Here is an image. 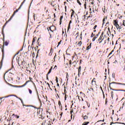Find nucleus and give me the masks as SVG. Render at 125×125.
Wrapping results in <instances>:
<instances>
[{
	"label": "nucleus",
	"mask_w": 125,
	"mask_h": 125,
	"mask_svg": "<svg viewBox=\"0 0 125 125\" xmlns=\"http://www.w3.org/2000/svg\"><path fill=\"white\" fill-rule=\"evenodd\" d=\"M49 30L51 31V32H53V31L51 30V27H49Z\"/></svg>",
	"instance_id": "5fc2aeb1"
},
{
	"label": "nucleus",
	"mask_w": 125,
	"mask_h": 125,
	"mask_svg": "<svg viewBox=\"0 0 125 125\" xmlns=\"http://www.w3.org/2000/svg\"><path fill=\"white\" fill-rule=\"evenodd\" d=\"M82 41H80L78 44L79 45V46H81V45H82Z\"/></svg>",
	"instance_id": "c85d7f7f"
},
{
	"label": "nucleus",
	"mask_w": 125,
	"mask_h": 125,
	"mask_svg": "<svg viewBox=\"0 0 125 125\" xmlns=\"http://www.w3.org/2000/svg\"><path fill=\"white\" fill-rule=\"evenodd\" d=\"M98 36H99V34H97V35L95 36V38H96V39H97V38H98Z\"/></svg>",
	"instance_id": "a18cd8bd"
},
{
	"label": "nucleus",
	"mask_w": 125,
	"mask_h": 125,
	"mask_svg": "<svg viewBox=\"0 0 125 125\" xmlns=\"http://www.w3.org/2000/svg\"><path fill=\"white\" fill-rule=\"evenodd\" d=\"M54 69H57V66L55 65Z\"/></svg>",
	"instance_id": "052dcab7"
},
{
	"label": "nucleus",
	"mask_w": 125,
	"mask_h": 125,
	"mask_svg": "<svg viewBox=\"0 0 125 125\" xmlns=\"http://www.w3.org/2000/svg\"><path fill=\"white\" fill-rule=\"evenodd\" d=\"M29 80H30L29 82H31L32 83H33V81H32V80H33V79L32 78L29 77Z\"/></svg>",
	"instance_id": "ea45409f"
},
{
	"label": "nucleus",
	"mask_w": 125,
	"mask_h": 125,
	"mask_svg": "<svg viewBox=\"0 0 125 125\" xmlns=\"http://www.w3.org/2000/svg\"><path fill=\"white\" fill-rule=\"evenodd\" d=\"M4 51V50L3 49H2V53H3Z\"/></svg>",
	"instance_id": "69168bd1"
},
{
	"label": "nucleus",
	"mask_w": 125,
	"mask_h": 125,
	"mask_svg": "<svg viewBox=\"0 0 125 125\" xmlns=\"http://www.w3.org/2000/svg\"><path fill=\"white\" fill-rule=\"evenodd\" d=\"M60 44H61V41L58 42V45H59Z\"/></svg>",
	"instance_id": "bf43d9fd"
},
{
	"label": "nucleus",
	"mask_w": 125,
	"mask_h": 125,
	"mask_svg": "<svg viewBox=\"0 0 125 125\" xmlns=\"http://www.w3.org/2000/svg\"><path fill=\"white\" fill-rule=\"evenodd\" d=\"M71 23H72V21H70L69 24H70V25H71Z\"/></svg>",
	"instance_id": "0e129e2a"
},
{
	"label": "nucleus",
	"mask_w": 125,
	"mask_h": 125,
	"mask_svg": "<svg viewBox=\"0 0 125 125\" xmlns=\"http://www.w3.org/2000/svg\"><path fill=\"white\" fill-rule=\"evenodd\" d=\"M81 71H82V66H79V69H78V73L80 74L81 73Z\"/></svg>",
	"instance_id": "6ab92c4d"
},
{
	"label": "nucleus",
	"mask_w": 125,
	"mask_h": 125,
	"mask_svg": "<svg viewBox=\"0 0 125 125\" xmlns=\"http://www.w3.org/2000/svg\"><path fill=\"white\" fill-rule=\"evenodd\" d=\"M117 29H119V30H121V29H122V26H120V25H119Z\"/></svg>",
	"instance_id": "37998d69"
},
{
	"label": "nucleus",
	"mask_w": 125,
	"mask_h": 125,
	"mask_svg": "<svg viewBox=\"0 0 125 125\" xmlns=\"http://www.w3.org/2000/svg\"><path fill=\"white\" fill-rule=\"evenodd\" d=\"M73 112H74V110L73 109H71V111H70V113L71 115V117H72V116H73V114H72V113H73Z\"/></svg>",
	"instance_id": "a878e982"
},
{
	"label": "nucleus",
	"mask_w": 125,
	"mask_h": 125,
	"mask_svg": "<svg viewBox=\"0 0 125 125\" xmlns=\"http://www.w3.org/2000/svg\"><path fill=\"white\" fill-rule=\"evenodd\" d=\"M118 84L120 85H125V83H120L116 82H109V87L110 88L111 90H114L115 91H125V90H116L113 88H117L119 87Z\"/></svg>",
	"instance_id": "f257e3e1"
},
{
	"label": "nucleus",
	"mask_w": 125,
	"mask_h": 125,
	"mask_svg": "<svg viewBox=\"0 0 125 125\" xmlns=\"http://www.w3.org/2000/svg\"><path fill=\"white\" fill-rule=\"evenodd\" d=\"M11 119H19V116L13 114L11 116Z\"/></svg>",
	"instance_id": "0eeeda50"
},
{
	"label": "nucleus",
	"mask_w": 125,
	"mask_h": 125,
	"mask_svg": "<svg viewBox=\"0 0 125 125\" xmlns=\"http://www.w3.org/2000/svg\"><path fill=\"white\" fill-rule=\"evenodd\" d=\"M102 38H103V37L101 36L100 37L98 40V42H100V41H101V40H102Z\"/></svg>",
	"instance_id": "393cba45"
},
{
	"label": "nucleus",
	"mask_w": 125,
	"mask_h": 125,
	"mask_svg": "<svg viewBox=\"0 0 125 125\" xmlns=\"http://www.w3.org/2000/svg\"><path fill=\"white\" fill-rule=\"evenodd\" d=\"M10 96H15V97H16L17 98H18V99H20V100H21V103L22 104L23 107H24V106H25V107H28V106H29V105H24V102H23V100H22L21 99V98L18 97L17 96H15V95H9L7 96L4 97L3 98H7V97H10Z\"/></svg>",
	"instance_id": "20e7f679"
},
{
	"label": "nucleus",
	"mask_w": 125,
	"mask_h": 125,
	"mask_svg": "<svg viewBox=\"0 0 125 125\" xmlns=\"http://www.w3.org/2000/svg\"><path fill=\"white\" fill-rule=\"evenodd\" d=\"M91 48V43L89 44V45L87 47L86 50H89Z\"/></svg>",
	"instance_id": "f3484780"
},
{
	"label": "nucleus",
	"mask_w": 125,
	"mask_h": 125,
	"mask_svg": "<svg viewBox=\"0 0 125 125\" xmlns=\"http://www.w3.org/2000/svg\"><path fill=\"white\" fill-rule=\"evenodd\" d=\"M86 2H85V3L84 4V8L86 9Z\"/></svg>",
	"instance_id": "e433bc0d"
},
{
	"label": "nucleus",
	"mask_w": 125,
	"mask_h": 125,
	"mask_svg": "<svg viewBox=\"0 0 125 125\" xmlns=\"http://www.w3.org/2000/svg\"><path fill=\"white\" fill-rule=\"evenodd\" d=\"M33 110H34V108L32 107H25L24 112L25 113H26V114H30V113H32V112L33 111Z\"/></svg>",
	"instance_id": "423d86ee"
},
{
	"label": "nucleus",
	"mask_w": 125,
	"mask_h": 125,
	"mask_svg": "<svg viewBox=\"0 0 125 125\" xmlns=\"http://www.w3.org/2000/svg\"><path fill=\"white\" fill-rule=\"evenodd\" d=\"M58 103H59V105L60 106H61V102H60V101H59Z\"/></svg>",
	"instance_id": "c03bdc74"
},
{
	"label": "nucleus",
	"mask_w": 125,
	"mask_h": 125,
	"mask_svg": "<svg viewBox=\"0 0 125 125\" xmlns=\"http://www.w3.org/2000/svg\"><path fill=\"white\" fill-rule=\"evenodd\" d=\"M62 115H63V112H61V113L60 114L61 118V117H62Z\"/></svg>",
	"instance_id": "4d7b16f0"
},
{
	"label": "nucleus",
	"mask_w": 125,
	"mask_h": 125,
	"mask_svg": "<svg viewBox=\"0 0 125 125\" xmlns=\"http://www.w3.org/2000/svg\"><path fill=\"white\" fill-rule=\"evenodd\" d=\"M80 94H83V95H84V94H83L82 92H80Z\"/></svg>",
	"instance_id": "680f3d73"
},
{
	"label": "nucleus",
	"mask_w": 125,
	"mask_h": 125,
	"mask_svg": "<svg viewBox=\"0 0 125 125\" xmlns=\"http://www.w3.org/2000/svg\"><path fill=\"white\" fill-rule=\"evenodd\" d=\"M53 124L52 123V119L50 118H48L46 119V118L42 122L41 125H51Z\"/></svg>",
	"instance_id": "f03ea898"
},
{
	"label": "nucleus",
	"mask_w": 125,
	"mask_h": 125,
	"mask_svg": "<svg viewBox=\"0 0 125 125\" xmlns=\"http://www.w3.org/2000/svg\"><path fill=\"white\" fill-rule=\"evenodd\" d=\"M114 25L116 27L117 29H118V27L119 26V25L118 24V20H115L114 21Z\"/></svg>",
	"instance_id": "1a4fd4ad"
},
{
	"label": "nucleus",
	"mask_w": 125,
	"mask_h": 125,
	"mask_svg": "<svg viewBox=\"0 0 125 125\" xmlns=\"http://www.w3.org/2000/svg\"><path fill=\"white\" fill-rule=\"evenodd\" d=\"M93 82H94V83H96V81H95V78H94L93 79V80L92 81V83H93Z\"/></svg>",
	"instance_id": "bb28decb"
},
{
	"label": "nucleus",
	"mask_w": 125,
	"mask_h": 125,
	"mask_svg": "<svg viewBox=\"0 0 125 125\" xmlns=\"http://www.w3.org/2000/svg\"><path fill=\"white\" fill-rule=\"evenodd\" d=\"M101 42H102V40L99 42V43H101Z\"/></svg>",
	"instance_id": "338daca9"
},
{
	"label": "nucleus",
	"mask_w": 125,
	"mask_h": 125,
	"mask_svg": "<svg viewBox=\"0 0 125 125\" xmlns=\"http://www.w3.org/2000/svg\"><path fill=\"white\" fill-rule=\"evenodd\" d=\"M103 25H104V24H105V22H106V21H105V19H104L103 20Z\"/></svg>",
	"instance_id": "c756f323"
},
{
	"label": "nucleus",
	"mask_w": 125,
	"mask_h": 125,
	"mask_svg": "<svg viewBox=\"0 0 125 125\" xmlns=\"http://www.w3.org/2000/svg\"><path fill=\"white\" fill-rule=\"evenodd\" d=\"M64 100H67V94L64 95Z\"/></svg>",
	"instance_id": "72a5a7b5"
},
{
	"label": "nucleus",
	"mask_w": 125,
	"mask_h": 125,
	"mask_svg": "<svg viewBox=\"0 0 125 125\" xmlns=\"http://www.w3.org/2000/svg\"><path fill=\"white\" fill-rule=\"evenodd\" d=\"M104 120H100L98 121V123H99V122H104Z\"/></svg>",
	"instance_id": "8fccbe9b"
},
{
	"label": "nucleus",
	"mask_w": 125,
	"mask_h": 125,
	"mask_svg": "<svg viewBox=\"0 0 125 125\" xmlns=\"http://www.w3.org/2000/svg\"><path fill=\"white\" fill-rule=\"evenodd\" d=\"M82 118H83V120L88 119V116L86 115H82Z\"/></svg>",
	"instance_id": "9b49d317"
},
{
	"label": "nucleus",
	"mask_w": 125,
	"mask_h": 125,
	"mask_svg": "<svg viewBox=\"0 0 125 125\" xmlns=\"http://www.w3.org/2000/svg\"><path fill=\"white\" fill-rule=\"evenodd\" d=\"M28 90H29V92L30 94H32V90L30 89H28Z\"/></svg>",
	"instance_id": "c9c22d12"
},
{
	"label": "nucleus",
	"mask_w": 125,
	"mask_h": 125,
	"mask_svg": "<svg viewBox=\"0 0 125 125\" xmlns=\"http://www.w3.org/2000/svg\"><path fill=\"white\" fill-rule=\"evenodd\" d=\"M95 40H96V38L95 37H94L92 40V42H95Z\"/></svg>",
	"instance_id": "79ce46f5"
},
{
	"label": "nucleus",
	"mask_w": 125,
	"mask_h": 125,
	"mask_svg": "<svg viewBox=\"0 0 125 125\" xmlns=\"http://www.w3.org/2000/svg\"><path fill=\"white\" fill-rule=\"evenodd\" d=\"M18 54H19V52L14 55L13 58V62H15V60H16V62H17L18 63H19V62H21V63H23V62H21L20 60H19L20 59V58L18 57H16V55H18Z\"/></svg>",
	"instance_id": "39448f33"
},
{
	"label": "nucleus",
	"mask_w": 125,
	"mask_h": 125,
	"mask_svg": "<svg viewBox=\"0 0 125 125\" xmlns=\"http://www.w3.org/2000/svg\"><path fill=\"white\" fill-rule=\"evenodd\" d=\"M25 1H26V0H24L21 3V6L19 7V8L18 9V10H20L21 9V6H22V5H23V4L24 3V2H25Z\"/></svg>",
	"instance_id": "4468645a"
},
{
	"label": "nucleus",
	"mask_w": 125,
	"mask_h": 125,
	"mask_svg": "<svg viewBox=\"0 0 125 125\" xmlns=\"http://www.w3.org/2000/svg\"><path fill=\"white\" fill-rule=\"evenodd\" d=\"M9 43V41H8V42H7V41H6L5 42V45L6 46H7V45H8Z\"/></svg>",
	"instance_id": "412c9836"
},
{
	"label": "nucleus",
	"mask_w": 125,
	"mask_h": 125,
	"mask_svg": "<svg viewBox=\"0 0 125 125\" xmlns=\"http://www.w3.org/2000/svg\"><path fill=\"white\" fill-rule=\"evenodd\" d=\"M25 73H26V74H31V70H29L28 69H26L25 71Z\"/></svg>",
	"instance_id": "dca6fc26"
},
{
	"label": "nucleus",
	"mask_w": 125,
	"mask_h": 125,
	"mask_svg": "<svg viewBox=\"0 0 125 125\" xmlns=\"http://www.w3.org/2000/svg\"><path fill=\"white\" fill-rule=\"evenodd\" d=\"M101 88L103 94H104V92L103 91V89H102V87H101Z\"/></svg>",
	"instance_id": "6e6d98bb"
},
{
	"label": "nucleus",
	"mask_w": 125,
	"mask_h": 125,
	"mask_svg": "<svg viewBox=\"0 0 125 125\" xmlns=\"http://www.w3.org/2000/svg\"><path fill=\"white\" fill-rule=\"evenodd\" d=\"M39 119H42V120H45L46 119V118H45V117H44L43 116H42V114H41L40 115V116L39 117Z\"/></svg>",
	"instance_id": "f8f14e48"
},
{
	"label": "nucleus",
	"mask_w": 125,
	"mask_h": 125,
	"mask_svg": "<svg viewBox=\"0 0 125 125\" xmlns=\"http://www.w3.org/2000/svg\"><path fill=\"white\" fill-rule=\"evenodd\" d=\"M94 36H95V35L93 34V33H92V35L91 36V38H93V37H94Z\"/></svg>",
	"instance_id": "58836bf2"
},
{
	"label": "nucleus",
	"mask_w": 125,
	"mask_h": 125,
	"mask_svg": "<svg viewBox=\"0 0 125 125\" xmlns=\"http://www.w3.org/2000/svg\"><path fill=\"white\" fill-rule=\"evenodd\" d=\"M16 13L15 12H14L13 14L12 15V17H13L14 16V15H15Z\"/></svg>",
	"instance_id": "864d4df0"
},
{
	"label": "nucleus",
	"mask_w": 125,
	"mask_h": 125,
	"mask_svg": "<svg viewBox=\"0 0 125 125\" xmlns=\"http://www.w3.org/2000/svg\"><path fill=\"white\" fill-rule=\"evenodd\" d=\"M96 28H97V25H95V26H94L93 29H94V30H95V29H96Z\"/></svg>",
	"instance_id": "4c0bfd02"
},
{
	"label": "nucleus",
	"mask_w": 125,
	"mask_h": 125,
	"mask_svg": "<svg viewBox=\"0 0 125 125\" xmlns=\"http://www.w3.org/2000/svg\"><path fill=\"white\" fill-rule=\"evenodd\" d=\"M103 35H104V32H103L102 33V34H101V36L103 37Z\"/></svg>",
	"instance_id": "09e8293b"
},
{
	"label": "nucleus",
	"mask_w": 125,
	"mask_h": 125,
	"mask_svg": "<svg viewBox=\"0 0 125 125\" xmlns=\"http://www.w3.org/2000/svg\"><path fill=\"white\" fill-rule=\"evenodd\" d=\"M35 42H36V38H34L32 41V44Z\"/></svg>",
	"instance_id": "cd10ccee"
},
{
	"label": "nucleus",
	"mask_w": 125,
	"mask_h": 125,
	"mask_svg": "<svg viewBox=\"0 0 125 125\" xmlns=\"http://www.w3.org/2000/svg\"><path fill=\"white\" fill-rule=\"evenodd\" d=\"M70 28H71V25H70V24H69L68 26V31H69V30L70 29Z\"/></svg>",
	"instance_id": "f704fd0d"
},
{
	"label": "nucleus",
	"mask_w": 125,
	"mask_h": 125,
	"mask_svg": "<svg viewBox=\"0 0 125 125\" xmlns=\"http://www.w3.org/2000/svg\"><path fill=\"white\" fill-rule=\"evenodd\" d=\"M46 79L47 80H48V74H46Z\"/></svg>",
	"instance_id": "3c124183"
},
{
	"label": "nucleus",
	"mask_w": 125,
	"mask_h": 125,
	"mask_svg": "<svg viewBox=\"0 0 125 125\" xmlns=\"http://www.w3.org/2000/svg\"><path fill=\"white\" fill-rule=\"evenodd\" d=\"M123 25L125 26V20H123Z\"/></svg>",
	"instance_id": "de8ad7c7"
},
{
	"label": "nucleus",
	"mask_w": 125,
	"mask_h": 125,
	"mask_svg": "<svg viewBox=\"0 0 125 125\" xmlns=\"http://www.w3.org/2000/svg\"><path fill=\"white\" fill-rule=\"evenodd\" d=\"M77 2L79 3V5H82V3L80 1V0H77Z\"/></svg>",
	"instance_id": "b1692460"
},
{
	"label": "nucleus",
	"mask_w": 125,
	"mask_h": 125,
	"mask_svg": "<svg viewBox=\"0 0 125 125\" xmlns=\"http://www.w3.org/2000/svg\"><path fill=\"white\" fill-rule=\"evenodd\" d=\"M110 93L111 95V98L112 99H113V98H114V92L113 91H111Z\"/></svg>",
	"instance_id": "a211bd4d"
},
{
	"label": "nucleus",
	"mask_w": 125,
	"mask_h": 125,
	"mask_svg": "<svg viewBox=\"0 0 125 125\" xmlns=\"http://www.w3.org/2000/svg\"><path fill=\"white\" fill-rule=\"evenodd\" d=\"M19 10L18 9L16 10L14 12H15V13H16L17 12H18Z\"/></svg>",
	"instance_id": "603ef678"
},
{
	"label": "nucleus",
	"mask_w": 125,
	"mask_h": 125,
	"mask_svg": "<svg viewBox=\"0 0 125 125\" xmlns=\"http://www.w3.org/2000/svg\"><path fill=\"white\" fill-rule=\"evenodd\" d=\"M52 68H53V66L51 67V68L49 69V70L47 74L49 75V74H50V73H51V71H52Z\"/></svg>",
	"instance_id": "2eb2a0df"
},
{
	"label": "nucleus",
	"mask_w": 125,
	"mask_h": 125,
	"mask_svg": "<svg viewBox=\"0 0 125 125\" xmlns=\"http://www.w3.org/2000/svg\"><path fill=\"white\" fill-rule=\"evenodd\" d=\"M30 83V80L27 81L23 85L17 86L18 87H23L25 86V85H26L27 83Z\"/></svg>",
	"instance_id": "6e6552de"
},
{
	"label": "nucleus",
	"mask_w": 125,
	"mask_h": 125,
	"mask_svg": "<svg viewBox=\"0 0 125 125\" xmlns=\"http://www.w3.org/2000/svg\"><path fill=\"white\" fill-rule=\"evenodd\" d=\"M77 97H78V99L80 100V101H81V99H80V96H79V95H78Z\"/></svg>",
	"instance_id": "e2e57ef3"
},
{
	"label": "nucleus",
	"mask_w": 125,
	"mask_h": 125,
	"mask_svg": "<svg viewBox=\"0 0 125 125\" xmlns=\"http://www.w3.org/2000/svg\"><path fill=\"white\" fill-rule=\"evenodd\" d=\"M1 67H2V63H0V70L1 69Z\"/></svg>",
	"instance_id": "a19ab883"
},
{
	"label": "nucleus",
	"mask_w": 125,
	"mask_h": 125,
	"mask_svg": "<svg viewBox=\"0 0 125 125\" xmlns=\"http://www.w3.org/2000/svg\"><path fill=\"white\" fill-rule=\"evenodd\" d=\"M94 93H95L94 89H93V88H92V87H91L90 89H88L87 92L88 95H90L92 97L93 96H94Z\"/></svg>",
	"instance_id": "7ed1b4c3"
},
{
	"label": "nucleus",
	"mask_w": 125,
	"mask_h": 125,
	"mask_svg": "<svg viewBox=\"0 0 125 125\" xmlns=\"http://www.w3.org/2000/svg\"><path fill=\"white\" fill-rule=\"evenodd\" d=\"M12 125H16V124H13V123L12 124Z\"/></svg>",
	"instance_id": "774afa93"
},
{
	"label": "nucleus",
	"mask_w": 125,
	"mask_h": 125,
	"mask_svg": "<svg viewBox=\"0 0 125 125\" xmlns=\"http://www.w3.org/2000/svg\"><path fill=\"white\" fill-rule=\"evenodd\" d=\"M5 27V24H4V25L3 26L2 30V35H3V38H4V34H3V29H4V27Z\"/></svg>",
	"instance_id": "aec40b11"
},
{
	"label": "nucleus",
	"mask_w": 125,
	"mask_h": 125,
	"mask_svg": "<svg viewBox=\"0 0 125 125\" xmlns=\"http://www.w3.org/2000/svg\"><path fill=\"white\" fill-rule=\"evenodd\" d=\"M13 68V64H12V67L8 70V72H9V71H11V69H12Z\"/></svg>",
	"instance_id": "7c9ffc66"
},
{
	"label": "nucleus",
	"mask_w": 125,
	"mask_h": 125,
	"mask_svg": "<svg viewBox=\"0 0 125 125\" xmlns=\"http://www.w3.org/2000/svg\"><path fill=\"white\" fill-rule=\"evenodd\" d=\"M56 82L58 83V78L56 77Z\"/></svg>",
	"instance_id": "473e14b6"
},
{
	"label": "nucleus",
	"mask_w": 125,
	"mask_h": 125,
	"mask_svg": "<svg viewBox=\"0 0 125 125\" xmlns=\"http://www.w3.org/2000/svg\"><path fill=\"white\" fill-rule=\"evenodd\" d=\"M86 103H87V105L88 106V107L89 108L90 107V104L87 103V102L86 101Z\"/></svg>",
	"instance_id": "2f4dec72"
},
{
	"label": "nucleus",
	"mask_w": 125,
	"mask_h": 125,
	"mask_svg": "<svg viewBox=\"0 0 125 125\" xmlns=\"http://www.w3.org/2000/svg\"><path fill=\"white\" fill-rule=\"evenodd\" d=\"M12 19V18H10L9 20L7 21V23H8V22H9Z\"/></svg>",
	"instance_id": "49530a36"
},
{
	"label": "nucleus",
	"mask_w": 125,
	"mask_h": 125,
	"mask_svg": "<svg viewBox=\"0 0 125 125\" xmlns=\"http://www.w3.org/2000/svg\"><path fill=\"white\" fill-rule=\"evenodd\" d=\"M64 95H65L66 93H67V91L66 90V86H64Z\"/></svg>",
	"instance_id": "4be33fe9"
},
{
	"label": "nucleus",
	"mask_w": 125,
	"mask_h": 125,
	"mask_svg": "<svg viewBox=\"0 0 125 125\" xmlns=\"http://www.w3.org/2000/svg\"><path fill=\"white\" fill-rule=\"evenodd\" d=\"M63 19V16H61L60 19V25L62 24V20Z\"/></svg>",
	"instance_id": "ddd939ff"
},
{
	"label": "nucleus",
	"mask_w": 125,
	"mask_h": 125,
	"mask_svg": "<svg viewBox=\"0 0 125 125\" xmlns=\"http://www.w3.org/2000/svg\"><path fill=\"white\" fill-rule=\"evenodd\" d=\"M72 13H71V17H73V15L75 14V11L74 10H72Z\"/></svg>",
	"instance_id": "5701e85b"
},
{
	"label": "nucleus",
	"mask_w": 125,
	"mask_h": 125,
	"mask_svg": "<svg viewBox=\"0 0 125 125\" xmlns=\"http://www.w3.org/2000/svg\"><path fill=\"white\" fill-rule=\"evenodd\" d=\"M18 65L21 67V68H22V69H24L25 68V66H24V63H18Z\"/></svg>",
	"instance_id": "9d476101"
},
{
	"label": "nucleus",
	"mask_w": 125,
	"mask_h": 125,
	"mask_svg": "<svg viewBox=\"0 0 125 125\" xmlns=\"http://www.w3.org/2000/svg\"><path fill=\"white\" fill-rule=\"evenodd\" d=\"M47 84H48V87H49V88H50V85L49 84V83H47Z\"/></svg>",
	"instance_id": "13d9d810"
}]
</instances>
